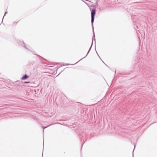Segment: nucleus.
Here are the masks:
<instances>
[{
  "label": "nucleus",
  "instance_id": "nucleus-1",
  "mask_svg": "<svg viewBox=\"0 0 157 157\" xmlns=\"http://www.w3.org/2000/svg\"><path fill=\"white\" fill-rule=\"evenodd\" d=\"M95 12L96 10L95 9L92 10L91 11V22L92 23H93L94 21V17L95 14Z\"/></svg>",
  "mask_w": 157,
  "mask_h": 157
},
{
  "label": "nucleus",
  "instance_id": "nucleus-2",
  "mask_svg": "<svg viewBox=\"0 0 157 157\" xmlns=\"http://www.w3.org/2000/svg\"><path fill=\"white\" fill-rule=\"evenodd\" d=\"M28 77L29 76L25 74L22 77L21 79L23 80H25L27 79L28 78Z\"/></svg>",
  "mask_w": 157,
  "mask_h": 157
},
{
  "label": "nucleus",
  "instance_id": "nucleus-3",
  "mask_svg": "<svg viewBox=\"0 0 157 157\" xmlns=\"http://www.w3.org/2000/svg\"><path fill=\"white\" fill-rule=\"evenodd\" d=\"M30 82H26V81H25V82H24V83H29Z\"/></svg>",
  "mask_w": 157,
  "mask_h": 157
},
{
  "label": "nucleus",
  "instance_id": "nucleus-4",
  "mask_svg": "<svg viewBox=\"0 0 157 157\" xmlns=\"http://www.w3.org/2000/svg\"><path fill=\"white\" fill-rule=\"evenodd\" d=\"M48 126H47V127H44V126L42 127V128L44 129V128H46Z\"/></svg>",
  "mask_w": 157,
  "mask_h": 157
},
{
  "label": "nucleus",
  "instance_id": "nucleus-5",
  "mask_svg": "<svg viewBox=\"0 0 157 157\" xmlns=\"http://www.w3.org/2000/svg\"><path fill=\"white\" fill-rule=\"evenodd\" d=\"M6 13H7V12H6L5 13V14H4V16L3 17H4V16H5V15Z\"/></svg>",
  "mask_w": 157,
  "mask_h": 157
}]
</instances>
